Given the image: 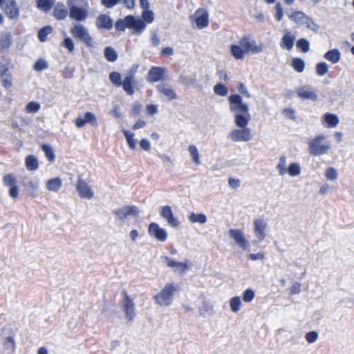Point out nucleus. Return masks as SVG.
Here are the masks:
<instances>
[{"label":"nucleus","instance_id":"nucleus-1","mask_svg":"<svg viewBox=\"0 0 354 354\" xmlns=\"http://www.w3.org/2000/svg\"><path fill=\"white\" fill-rule=\"evenodd\" d=\"M229 109L233 114L234 124L241 129H234L230 134V138L234 142H248L252 138L251 131L247 128L251 116L248 105L243 102L239 94H232L228 97Z\"/></svg>","mask_w":354,"mask_h":354},{"label":"nucleus","instance_id":"nucleus-2","mask_svg":"<svg viewBox=\"0 0 354 354\" xmlns=\"http://www.w3.org/2000/svg\"><path fill=\"white\" fill-rule=\"evenodd\" d=\"M178 290V285L173 283H167L160 292L154 296V300L160 306H169L173 301L174 293Z\"/></svg>","mask_w":354,"mask_h":354},{"label":"nucleus","instance_id":"nucleus-3","mask_svg":"<svg viewBox=\"0 0 354 354\" xmlns=\"http://www.w3.org/2000/svg\"><path fill=\"white\" fill-rule=\"evenodd\" d=\"M326 137L322 135H318L315 138L311 139L308 142V152L314 156H319L328 153L331 148L330 144H324L323 141Z\"/></svg>","mask_w":354,"mask_h":354},{"label":"nucleus","instance_id":"nucleus-4","mask_svg":"<svg viewBox=\"0 0 354 354\" xmlns=\"http://www.w3.org/2000/svg\"><path fill=\"white\" fill-rule=\"evenodd\" d=\"M138 66L133 65L131 69L127 73L124 80L120 86L124 91L128 95H133L135 93L134 86L136 85V73L137 72Z\"/></svg>","mask_w":354,"mask_h":354},{"label":"nucleus","instance_id":"nucleus-5","mask_svg":"<svg viewBox=\"0 0 354 354\" xmlns=\"http://www.w3.org/2000/svg\"><path fill=\"white\" fill-rule=\"evenodd\" d=\"M71 33L75 38L85 43L87 46L92 47L93 46V38L89 35L86 28L83 25H74L71 29Z\"/></svg>","mask_w":354,"mask_h":354},{"label":"nucleus","instance_id":"nucleus-6","mask_svg":"<svg viewBox=\"0 0 354 354\" xmlns=\"http://www.w3.org/2000/svg\"><path fill=\"white\" fill-rule=\"evenodd\" d=\"M124 299L122 300L123 309L125 317L128 322H132L136 317V307L133 301L130 298L126 290L122 291Z\"/></svg>","mask_w":354,"mask_h":354},{"label":"nucleus","instance_id":"nucleus-7","mask_svg":"<svg viewBox=\"0 0 354 354\" xmlns=\"http://www.w3.org/2000/svg\"><path fill=\"white\" fill-rule=\"evenodd\" d=\"M1 10L9 19L17 20L19 17L20 12L15 0H6Z\"/></svg>","mask_w":354,"mask_h":354},{"label":"nucleus","instance_id":"nucleus-8","mask_svg":"<svg viewBox=\"0 0 354 354\" xmlns=\"http://www.w3.org/2000/svg\"><path fill=\"white\" fill-rule=\"evenodd\" d=\"M112 213L115 214L120 221H123L129 216H138L139 209L135 205H125L122 208L113 209Z\"/></svg>","mask_w":354,"mask_h":354},{"label":"nucleus","instance_id":"nucleus-9","mask_svg":"<svg viewBox=\"0 0 354 354\" xmlns=\"http://www.w3.org/2000/svg\"><path fill=\"white\" fill-rule=\"evenodd\" d=\"M149 234L160 242H165L167 239V231L160 227L156 223H151L148 227Z\"/></svg>","mask_w":354,"mask_h":354},{"label":"nucleus","instance_id":"nucleus-10","mask_svg":"<svg viewBox=\"0 0 354 354\" xmlns=\"http://www.w3.org/2000/svg\"><path fill=\"white\" fill-rule=\"evenodd\" d=\"M165 73L166 69L164 67L152 66L147 73V80L151 83L164 80Z\"/></svg>","mask_w":354,"mask_h":354},{"label":"nucleus","instance_id":"nucleus-11","mask_svg":"<svg viewBox=\"0 0 354 354\" xmlns=\"http://www.w3.org/2000/svg\"><path fill=\"white\" fill-rule=\"evenodd\" d=\"M229 234L242 250H247L249 249L250 243L240 230L230 229Z\"/></svg>","mask_w":354,"mask_h":354},{"label":"nucleus","instance_id":"nucleus-12","mask_svg":"<svg viewBox=\"0 0 354 354\" xmlns=\"http://www.w3.org/2000/svg\"><path fill=\"white\" fill-rule=\"evenodd\" d=\"M160 216L166 220L167 224L171 227L176 228L180 223L173 214L171 207L169 205L162 207L160 212Z\"/></svg>","mask_w":354,"mask_h":354},{"label":"nucleus","instance_id":"nucleus-13","mask_svg":"<svg viewBox=\"0 0 354 354\" xmlns=\"http://www.w3.org/2000/svg\"><path fill=\"white\" fill-rule=\"evenodd\" d=\"M76 189L82 198L91 199L94 196V192L91 187L80 177H79L76 184Z\"/></svg>","mask_w":354,"mask_h":354},{"label":"nucleus","instance_id":"nucleus-14","mask_svg":"<svg viewBox=\"0 0 354 354\" xmlns=\"http://www.w3.org/2000/svg\"><path fill=\"white\" fill-rule=\"evenodd\" d=\"M129 25V28L133 30L134 34L140 35L146 28V24L139 17H136L133 15H128V20L127 21Z\"/></svg>","mask_w":354,"mask_h":354},{"label":"nucleus","instance_id":"nucleus-15","mask_svg":"<svg viewBox=\"0 0 354 354\" xmlns=\"http://www.w3.org/2000/svg\"><path fill=\"white\" fill-rule=\"evenodd\" d=\"M195 24L198 29L205 28L209 24V14L204 8H198L195 13Z\"/></svg>","mask_w":354,"mask_h":354},{"label":"nucleus","instance_id":"nucleus-16","mask_svg":"<svg viewBox=\"0 0 354 354\" xmlns=\"http://www.w3.org/2000/svg\"><path fill=\"white\" fill-rule=\"evenodd\" d=\"M240 45L244 48L247 53L252 54L259 53L263 51V46L262 44L257 45L254 40L248 38H243L240 41Z\"/></svg>","mask_w":354,"mask_h":354},{"label":"nucleus","instance_id":"nucleus-17","mask_svg":"<svg viewBox=\"0 0 354 354\" xmlns=\"http://www.w3.org/2000/svg\"><path fill=\"white\" fill-rule=\"evenodd\" d=\"M75 123L77 128H82L86 123H90L93 127L98 125L95 115L91 112H86L84 118L81 116L77 118L75 120Z\"/></svg>","mask_w":354,"mask_h":354},{"label":"nucleus","instance_id":"nucleus-18","mask_svg":"<svg viewBox=\"0 0 354 354\" xmlns=\"http://www.w3.org/2000/svg\"><path fill=\"white\" fill-rule=\"evenodd\" d=\"M267 223L263 219H256L254 221V233L255 236L258 239L259 241H263L266 234V228Z\"/></svg>","mask_w":354,"mask_h":354},{"label":"nucleus","instance_id":"nucleus-19","mask_svg":"<svg viewBox=\"0 0 354 354\" xmlns=\"http://www.w3.org/2000/svg\"><path fill=\"white\" fill-rule=\"evenodd\" d=\"M69 17L77 21H83L87 18L88 12L83 8L71 6V10H69Z\"/></svg>","mask_w":354,"mask_h":354},{"label":"nucleus","instance_id":"nucleus-20","mask_svg":"<svg viewBox=\"0 0 354 354\" xmlns=\"http://www.w3.org/2000/svg\"><path fill=\"white\" fill-rule=\"evenodd\" d=\"M96 26L98 29L111 30L113 27V19L110 16L101 14L96 19Z\"/></svg>","mask_w":354,"mask_h":354},{"label":"nucleus","instance_id":"nucleus-21","mask_svg":"<svg viewBox=\"0 0 354 354\" xmlns=\"http://www.w3.org/2000/svg\"><path fill=\"white\" fill-rule=\"evenodd\" d=\"M295 37L289 30H286L280 41V47L282 49L290 50L294 45Z\"/></svg>","mask_w":354,"mask_h":354},{"label":"nucleus","instance_id":"nucleus-22","mask_svg":"<svg viewBox=\"0 0 354 354\" xmlns=\"http://www.w3.org/2000/svg\"><path fill=\"white\" fill-rule=\"evenodd\" d=\"M69 15V11L66 8L65 5L62 2H57L54 6L53 16L58 20H64Z\"/></svg>","mask_w":354,"mask_h":354},{"label":"nucleus","instance_id":"nucleus-23","mask_svg":"<svg viewBox=\"0 0 354 354\" xmlns=\"http://www.w3.org/2000/svg\"><path fill=\"white\" fill-rule=\"evenodd\" d=\"M156 89L158 93L164 95L169 100H176L178 98V95L176 92L166 84H160L156 86Z\"/></svg>","mask_w":354,"mask_h":354},{"label":"nucleus","instance_id":"nucleus-24","mask_svg":"<svg viewBox=\"0 0 354 354\" xmlns=\"http://www.w3.org/2000/svg\"><path fill=\"white\" fill-rule=\"evenodd\" d=\"M288 17L295 24L299 26H304L308 16L304 12L295 10L291 14H288Z\"/></svg>","mask_w":354,"mask_h":354},{"label":"nucleus","instance_id":"nucleus-25","mask_svg":"<svg viewBox=\"0 0 354 354\" xmlns=\"http://www.w3.org/2000/svg\"><path fill=\"white\" fill-rule=\"evenodd\" d=\"M165 261L167 266L175 268L176 271L183 272L187 269V264L183 262H178L168 257H165Z\"/></svg>","mask_w":354,"mask_h":354},{"label":"nucleus","instance_id":"nucleus-26","mask_svg":"<svg viewBox=\"0 0 354 354\" xmlns=\"http://www.w3.org/2000/svg\"><path fill=\"white\" fill-rule=\"evenodd\" d=\"M25 165L27 170L30 171H36L39 168V161L34 155H28L25 158Z\"/></svg>","mask_w":354,"mask_h":354},{"label":"nucleus","instance_id":"nucleus-27","mask_svg":"<svg viewBox=\"0 0 354 354\" xmlns=\"http://www.w3.org/2000/svg\"><path fill=\"white\" fill-rule=\"evenodd\" d=\"M297 93L298 96L303 100H311L316 101L318 98V95L312 91H309L306 89V87H301L297 89Z\"/></svg>","mask_w":354,"mask_h":354},{"label":"nucleus","instance_id":"nucleus-28","mask_svg":"<svg viewBox=\"0 0 354 354\" xmlns=\"http://www.w3.org/2000/svg\"><path fill=\"white\" fill-rule=\"evenodd\" d=\"M324 122L329 128L335 127L339 122V118L337 115L327 113L323 115Z\"/></svg>","mask_w":354,"mask_h":354},{"label":"nucleus","instance_id":"nucleus-29","mask_svg":"<svg viewBox=\"0 0 354 354\" xmlns=\"http://www.w3.org/2000/svg\"><path fill=\"white\" fill-rule=\"evenodd\" d=\"M324 57L328 61L336 64L340 60L341 53L338 49L334 48L326 52Z\"/></svg>","mask_w":354,"mask_h":354},{"label":"nucleus","instance_id":"nucleus-30","mask_svg":"<svg viewBox=\"0 0 354 354\" xmlns=\"http://www.w3.org/2000/svg\"><path fill=\"white\" fill-rule=\"evenodd\" d=\"M12 42V35L6 32L0 35V50H4L10 48Z\"/></svg>","mask_w":354,"mask_h":354},{"label":"nucleus","instance_id":"nucleus-31","mask_svg":"<svg viewBox=\"0 0 354 354\" xmlns=\"http://www.w3.org/2000/svg\"><path fill=\"white\" fill-rule=\"evenodd\" d=\"M62 185V180L59 178H52L46 181V189L50 192H57Z\"/></svg>","mask_w":354,"mask_h":354},{"label":"nucleus","instance_id":"nucleus-32","mask_svg":"<svg viewBox=\"0 0 354 354\" xmlns=\"http://www.w3.org/2000/svg\"><path fill=\"white\" fill-rule=\"evenodd\" d=\"M41 149L43 151V152L45 154L46 158H47V160L49 162H53L55 161V151L50 145H47V144H42L41 145Z\"/></svg>","mask_w":354,"mask_h":354},{"label":"nucleus","instance_id":"nucleus-33","mask_svg":"<svg viewBox=\"0 0 354 354\" xmlns=\"http://www.w3.org/2000/svg\"><path fill=\"white\" fill-rule=\"evenodd\" d=\"M36 3L37 8L45 12L50 10L54 4L52 0H36Z\"/></svg>","mask_w":354,"mask_h":354},{"label":"nucleus","instance_id":"nucleus-34","mask_svg":"<svg viewBox=\"0 0 354 354\" xmlns=\"http://www.w3.org/2000/svg\"><path fill=\"white\" fill-rule=\"evenodd\" d=\"M232 56L236 59H242L244 58L245 50L241 46L233 44L230 48Z\"/></svg>","mask_w":354,"mask_h":354},{"label":"nucleus","instance_id":"nucleus-35","mask_svg":"<svg viewBox=\"0 0 354 354\" xmlns=\"http://www.w3.org/2000/svg\"><path fill=\"white\" fill-rule=\"evenodd\" d=\"M122 131L126 138L129 149L132 150L135 149L136 147V142L134 139L135 133L126 129H122Z\"/></svg>","mask_w":354,"mask_h":354},{"label":"nucleus","instance_id":"nucleus-36","mask_svg":"<svg viewBox=\"0 0 354 354\" xmlns=\"http://www.w3.org/2000/svg\"><path fill=\"white\" fill-rule=\"evenodd\" d=\"M104 55L107 61L111 62H115L118 57L117 52L111 46L105 47Z\"/></svg>","mask_w":354,"mask_h":354},{"label":"nucleus","instance_id":"nucleus-37","mask_svg":"<svg viewBox=\"0 0 354 354\" xmlns=\"http://www.w3.org/2000/svg\"><path fill=\"white\" fill-rule=\"evenodd\" d=\"M214 313L213 306L209 302H203L200 310V315L203 317L206 316H212Z\"/></svg>","mask_w":354,"mask_h":354},{"label":"nucleus","instance_id":"nucleus-38","mask_svg":"<svg viewBox=\"0 0 354 354\" xmlns=\"http://www.w3.org/2000/svg\"><path fill=\"white\" fill-rule=\"evenodd\" d=\"M53 31V28L51 26H46L41 28L38 31V39L41 42H44L47 40V36L51 34Z\"/></svg>","mask_w":354,"mask_h":354},{"label":"nucleus","instance_id":"nucleus-39","mask_svg":"<svg viewBox=\"0 0 354 354\" xmlns=\"http://www.w3.org/2000/svg\"><path fill=\"white\" fill-rule=\"evenodd\" d=\"M189 221L192 223L204 224L207 222V217L204 214L192 212L188 216Z\"/></svg>","mask_w":354,"mask_h":354},{"label":"nucleus","instance_id":"nucleus-40","mask_svg":"<svg viewBox=\"0 0 354 354\" xmlns=\"http://www.w3.org/2000/svg\"><path fill=\"white\" fill-rule=\"evenodd\" d=\"M292 67L297 73H302L305 69V62L299 57L293 58L291 63Z\"/></svg>","mask_w":354,"mask_h":354},{"label":"nucleus","instance_id":"nucleus-41","mask_svg":"<svg viewBox=\"0 0 354 354\" xmlns=\"http://www.w3.org/2000/svg\"><path fill=\"white\" fill-rule=\"evenodd\" d=\"M110 82L116 87H120L122 80L121 74L117 71L110 73L109 75Z\"/></svg>","mask_w":354,"mask_h":354},{"label":"nucleus","instance_id":"nucleus-42","mask_svg":"<svg viewBox=\"0 0 354 354\" xmlns=\"http://www.w3.org/2000/svg\"><path fill=\"white\" fill-rule=\"evenodd\" d=\"M188 151L195 164L197 165H200V156L197 147L194 145H190L188 147Z\"/></svg>","mask_w":354,"mask_h":354},{"label":"nucleus","instance_id":"nucleus-43","mask_svg":"<svg viewBox=\"0 0 354 354\" xmlns=\"http://www.w3.org/2000/svg\"><path fill=\"white\" fill-rule=\"evenodd\" d=\"M287 172L290 176H297L301 174V167L297 162H292L289 165Z\"/></svg>","mask_w":354,"mask_h":354},{"label":"nucleus","instance_id":"nucleus-44","mask_svg":"<svg viewBox=\"0 0 354 354\" xmlns=\"http://www.w3.org/2000/svg\"><path fill=\"white\" fill-rule=\"evenodd\" d=\"M214 92L217 95L224 97L227 95L228 89L223 84L218 83L214 86Z\"/></svg>","mask_w":354,"mask_h":354},{"label":"nucleus","instance_id":"nucleus-45","mask_svg":"<svg viewBox=\"0 0 354 354\" xmlns=\"http://www.w3.org/2000/svg\"><path fill=\"white\" fill-rule=\"evenodd\" d=\"M296 46L303 53H307L310 50V42L308 39L301 38L297 41Z\"/></svg>","mask_w":354,"mask_h":354},{"label":"nucleus","instance_id":"nucleus-46","mask_svg":"<svg viewBox=\"0 0 354 354\" xmlns=\"http://www.w3.org/2000/svg\"><path fill=\"white\" fill-rule=\"evenodd\" d=\"M178 79H179V81H180L181 83L186 86H190L194 85L196 82L194 76L190 77V76L183 75V74H181L179 76Z\"/></svg>","mask_w":354,"mask_h":354},{"label":"nucleus","instance_id":"nucleus-47","mask_svg":"<svg viewBox=\"0 0 354 354\" xmlns=\"http://www.w3.org/2000/svg\"><path fill=\"white\" fill-rule=\"evenodd\" d=\"M3 185L6 187L13 186L17 184V180L12 174H6L3 177Z\"/></svg>","mask_w":354,"mask_h":354},{"label":"nucleus","instance_id":"nucleus-48","mask_svg":"<svg viewBox=\"0 0 354 354\" xmlns=\"http://www.w3.org/2000/svg\"><path fill=\"white\" fill-rule=\"evenodd\" d=\"M128 15L124 19H119L115 23V28L118 31H124L127 28H129L128 23Z\"/></svg>","mask_w":354,"mask_h":354},{"label":"nucleus","instance_id":"nucleus-49","mask_svg":"<svg viewBox=\"0 0 354 354\" xmlns=\"http://www.w3.org/2000/svg\"><path fill=\"white\" fill-rule=\"evenodd\" d=\"M142 21L145 24H151L154 20V14L153 11L148 10H144L142 12Z\"/></svg>","mask_w":354,"mask_h":354},{"label":"nucleus","instance_id":"nucleus-50","mask_svg":"<svg viewBox=\"0 0 354 354\" xmlns=\"http://www.w3.org/2000/svg\"><path fill=\"white\" fill-rule=\"evenodd\" d=\"M241 299L238 296L234 297L230 299V306L233 313H237L240 310Z\"/></svg>","mask_w":354,"mask_h":354},{"label":"nucleus","instance_id":"nucleus-51","mask_svg":"<svg viewBox=\"0 0 354 354\" xmlns=\"http://www.w3.org/2000/svg\"><path fill=\"white\" fill-rule=\"evenodd\" d=\"M286 156H283L280 157L279 162L277 165V169L279 171V175L283 176L285 174L287 173V169H286Z\"/></svg>","mask_w":354,"mask_h":354},{"label":"nucleus","instance_id":"nucleus-52","mask_svg":"<svg viewBox=\"0 0 354 354\" xmlns=\"http://www.w3.org/2000/svg\"><path fill=\"white\" fill-rule=\"evenodd\" d=\"M41 106L37 102L32 101L28 102L26 106V111L28 113H35L39 111Z\"/></svg>","mask_w":354,"mask_h":354},{"label":"nucleus","instance_id":"nucleus-53","mask_svg":"<svg viewBox=\"0 0 354 354\" xmlns=\"http://www.w3.org/2000/svg\"><path fill=\"white\" fill-rule=\"evenodd\" d=\"M3 347L6 350L11 349L14 351L15 349V342L13 335H10L5 338L3 343Z\"/></svg>","mask_w":354,"mask_h":354},{"label":"nucleus","instance_id":"nucleus-54","mask_svg":"<svg viewBox=\"0 0 354 354\" xmlns=\"http://www.w3.org/2000/svg\"><path fill=\"white\" fill-rule=\"evenodd\" d=\"M328 66L326 62H319L316 65V72L319 76H324L328 71Z\"/></svg>","mask_w":354,"mask_h":354},{"label":"nucleus","instance_id":"nucleus-55","mask_svg":"<svg viewBox=\"0 0 354 354\" xmlns=\"http://www.w3.org/2000/svg\"><path fill=\"white\" fill-rule=\"evenodd\" d=\"M304 26H306L308 29L311 30L315 32H318L320 28L319 26L317 24H316L313 21V19L309 16L306 21L305 22Z\"/></svg>","mask_w":354,"mask_h":354},{"label":"nucleus","instance_id":"nucleus-56","mask_svg":"<svg viewBox=\"0 0 354 354\" xmlns=\"http://www.w3.org/2000/svg\"><path fill=\"white\" fill-rule=\"evenodd\" d=\"M48 67V62L43 59H38L34 64V69L36 71H42Z\"/></svg>","mask_w":354,"mask_h":354},{"label":"nucleus","instance_id":"nucleus-57","mask_svg":"<svg viewBox=\"0 0 354 354\" xmlns=\"http://www.w3.org/2000/svg\"><path fill=\"white\" fill-rule=\"evenodd\" d=\"M254 292L252 289L248 288L243 292L242 299L243 301L248 303L254 299Z\"/></svg>","mask_w":354,"mask_h":354},{"label":"nucleus","instance_id":"nucleus-58","mask_svg":"<svg viewBox=\"0 0 354 354\" xmlns=\"http://www.w3.org/2000/svg\"><path fill=\"white\" fill-rule=\"evenodd\" d=\"M325 176L328 180H335L337 178L338 174L334 167H329L326 169Z\"/></svg>","mask_w":354,"mask_h":354},{"label":"nucleus","instance_id":"nucleus-59","mask_svg":"<svg viewBox=\"0 0 354 354\" xmlns=\"http://www.w3.org/2000/svg\"><path fill=\"white\" fill-rule=\"evenodd\" d=\"M142 105L139 102H136L132 106V109L130 112V115L132 117H136L138 115L142 110Z\"/></svg>","mask_w":354,"mask_h":354},{"label":"nucleus","instance_id":"nucleus-60","mask_svg":"<svg viewBox=\"0 0 354 354\" xmlns=\"http://www.w3.org/2000/svg\"><path fill=\"white\" fill-rule=\"evenodd\" d=\"M319 334L316 331H310L305 335L306 341L310 344L315 342L317 340Z\"/></svg>","mask_w":354,"mask_h":354},{"label":"nucleus","instance_id":"nucleus-61","mask_svg":"<svg viewBox=\"0 0 354 354\" xmlns=\"http://www.w3.org/2000/svg\"><path fill=\"white\" fill-rule=\"evenodd\" d=\"M62 46L68 49L69 52H73L74 50V43L71 38L65 37L62 41Z\"/></svg>","mask_w":354,"mask_h":354},{"label":"nucleus","instance_id":"nucleus-62","mask_svg":"<svg viewBox=\"0 0 354 354\" xmlns=\"http://www.w3.org/2000/svg\"><path fill=\"white\" fill-rule=\"evenodd\" d=\"M150 42L153 47H156L160 44V39L156 30L151 31Z\"/></svg>","mask_w":354,"mask_h":354},{"label":"nucleus","instance_id":"nucleus-63","mask_svg":"<svg viewBox=\"0 0 354 354\" xmlns=\"http://www.w3.org/2000/svg\"><path fill=\"white\" fill-rule=\"evenodd\" d=\"M301 292V284L295 281L289 288V294L290 295H297Z\"/></svg>","mask_w":354,"mask_h":354},{"label":"nucleus","instance_id":"nucleus-64","mask_svg":"<svg viewBox=\"0 0 354 354\" xmlns=\"http://www.w3.org/2000/svg\"><path fill=\"white\" fill-rule=\"evenodd\" d=\"M275 19L278 21H280L283 16V11L281 5L279 3H277L275 6Z\"/></svg>","mask_w":354,"mask_h":354}]
</instances>
